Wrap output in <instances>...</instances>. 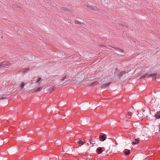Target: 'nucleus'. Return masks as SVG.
Listing matches in <instances>:
<instances>
[{"label":"nucleus","instance_id":"nucleus-1","mask_svg":"<svg viewBox=\"0 0 160 160\" xmlns=\"http://www.w3.org/2000/svg\"><path fill=\"white\" fill-rule=\"evenodd\" d=\"M11 63L9 62L6 61L2 62L0 63V68L2 67H5L10 65Z\"/></svg>","mask_w":160,"mask_h":160},{"label":"nucleus","instance_id":"nucleus-2","mask_svg":"<svg viewBox=\"0 0 160 160\" xmlns=\"http://www.w3.org/2000/svg\"><path fill=\"white\" fill-rule=\"evenodd\" d=\"M157 75V74L155 73L149 75L147 73H146L145 75H144L142 76H141V78H140V79L142 78H144L145 77H147L148 78L149 77H152V78H154V77L156 76Z\"/></svg>","mask_w":160,"mask_h":160},{"label":"nucleus","instance_id":"nucleus-3","mask_svg":"<svg viewBox=\"0 0 160 160\" xmlns=\"http://www.w3.org/2000/svg\"><path fill=\"white\" fill-rule=\"evenodd\" d=\"M106 137L105 134L103 133H101L99 137V140L101 141H104L106 139Z\"/></svg>","mask_w":160,"mask_h":160},{"label":"nucleus","instance_id":"nucleus-4","mask_svg":"<svg viewBox=\"0 0 160 160\" xmlns=\"http://www.w3.org/2000/svg\"><path fill=\"white\" fill-rule=\"evenodd\" d=\"M30 70V68H26L24 69H23L20 71V72H21L22 74H24L28 71H29Z\"/></svg>","mask_w":160,"mask_h":160},{"label":"nucleus","instance_id":"nucleus-5","mask_svg":"<svg viewBox=\"0 0 160 160\" xmlns=\"http://www.w3.org/2000/svg\"><path fill=\"white\" fill-rule=\"evenodd\" d=\"M75 23L76 24H80L82 26H84L85 25V24L82 22H80V21H78L77 20H75Z\"/></svg>","mask_w":160,"mask_h":160},{"label":"nucleus","instance_id":"nucleus-6","mask_svg":"<svg viewBox=\"0 0 160 160\" xmlns=\"http://www.w3.org/2000/svg\"><path fill=\"white\" fill-rule=\"evenodd\" d=\"M132 114L131 112H128L127 115L126 116V118L127 120L129 119L131 117Z\"/></svg>","mask_w":160,"mask_h":160},{"label":"nucleus","instance_id":"nucleus-7","mask_svg":"<svg viewBox=\"0 0 160 160\" xmlns=\"http://www.w3.org/2000/svg\"><path fill=\"white\" fill-rule=\"evenodd\" d=\"M97 153L99 154L101 153L103 151V150L102 149V148L101 147L98 148H97Z\"/></svg>","mask_w":160,"mask_h":160},{"label":"nucleus","instance_id":"nucleus-8","mask_svg":"<svg viewBox=\"0 0 160 160\" xmlns=\"http://www.w3.org/2000/svg\"><path fill=\"white\" fill-rule=\"evenodd\" d=\"M111 83L108 82L106 83L105 84L103 85L102 87H101L102 88H105L106 87L108 86H109Z\"/></svg>","mask_w":160,"mask_h":160},{"label":"nucleus","instance_id":"nucleus-9","mask_svg":"<svg viewBox=\"0 0 160 160\" xmlns=\"http://www.w3.org/2000/svg\"><path fill=\"white\" fill-rule=\"evenodd\" d=\"M155 117L156 119L160 118V114L157 112L155 115Z\"/></svg>","mask_w":160,"mask_h":160},{"label":"nucleus","instance_id":"nucleus-10","mask_svg":"<svg viewBox=\"0 0 160 160\" xmlns=\"http://www.w3.org/2000/svg\"><path fill=\"white\" fill-rule=\"evenodd\" d=\"M139 140L138 139H136L135 140L132 142V144H136L139 142Z\"/></svg>","mask_w":160,"mask_h":160},{"label":"nucleus","instance_id":"nucleus-11","mask_svg":"<svg viewBox=\"0 0 160 160\" xmlns=\"http://www.w3.org/2000/svg\"><path fill=\"white\" fill-rule=\"evenodd\" d=\"M98 83H99L98 81H95V82L91 83L90 86L93 87L98 84Z\"/></svg>","mask_w":160,"mask_h":160},{"label":"nucleus","instance_id":"nucleus-12","mask_svg":"<svg viewBox=\"0 0 160 160\" xmlns=\"http://www.w3.org/2000/svg\"><path fill=\"white\" fill-rule=\"evenodd\" d=\"M130 152V151L129 150H126L124 151V153L126 155H128Z\"/></svg>","mask_w":160,"mask_h":160},{"label":"nucleus","instance_id":"nucleus-13","mask_svg":"<svg viewBox=\"0 0 160 160\" xmlns=\"http://www.w3.org/2000/svg\"><path fill=\"white\" fill-rule=\"evenodd\" d=\"M62 10L65 11H69V9L66 7H62L61 8Z\"/></svg>","mask_w":160,"mask_h":160},{"label":"nucleus","instance_id":"nucleus-14","mask_svg":"<svg viewBox=\"0 0 160 160\" xmlns=\"http://www.w3.org/2000/svg\"><path fill=\"white\" fill-rule=\"evenodd\" d=\"M42 88V87H40L39 88H38L37 90H35V92H38V91H41Z\"/></svg>","mask_w":160,"mask_h":160},{"label":"nucleus","instance_id":"nucleus-15","mask_svg":"<svg viewBox=\"0 0 160 160\" xmlns=\"http://www.w3.org/2000/svg\"><path fill=\"white\" fill-rule=\"evenodd\" d=\"M25 85L24 83L23 82H22L20 87L22 88H24V87Z\"/></svg>","mask_w":160,"mask_h":160},{"label":"nucleus","instance_id":"nucleus-16","mask_svg":"<svg viewBox=\"0 0 160 160\" xmlns=\"http://www.w3.org/2000/svg\"><path fill=\"white\" fill-rule=\"evenodd\" d=\"M78 143L79 144H81L82 145L84 144L82 140H79L78 142Z\"/></svg>","mask_w":160,"mask_h":160},{"label":"nucleus","instance_id":"nucleus-17","mask_svg":"<svg viewBox=\"0 0 160 160\" xmlns=\"http://www.w3.org/2000/svg\"><path fill=\"white\" fill-rule=\"evenodd\" d=\"M91 9L94 10H97V8L95 7H92L91 8H90Z\"/></svg>","mask_w":160,"mask_h":160},{"label":"nucleus","instance_id":"nucleus-18","mask_svg":"<svg viewBox=\"0 0 160 160\" xmlns=\"http://www.w3.org/2000/svg\"><path fill=\"white\" fill-rule=\"evenodd\" d=\"M55 87L54 86H53L52 87V88L51 90H50V89L49 90V91L50 92H52L55 89Z\"/></svg>","mask_w":160,"mask_h":160},{"label":"nucleus","instance_id":"nucleus-19","mask_svg":"<svg viewBox=\"0 0 160 160\" xmlns=\"http://www.w3.org/2000/svg\"><path fill=\"white\" fill-rule=\"evenodd\" d=\"M41 80V78L39 77V78H38V80L37 81V83H38V82H39V81H40Z\"/></svg>","mask_w":160,"mask_h":160},{"label":"nucleus","instance_id":"nucleus-20","mask_svg":"<svg viewBox=\"0 0 160 160\" xmlns=\"http://www.w3.org/2000/svg\"><path fill=\"white\" fill-rule=\"evenodd\" d=\"M160 78V75H158V78Z\"/></svg>","mask_w":160,"mask_h":160},{"label":"nucleus","instance_id":"nucleus-21","mask_svg":"<svg viewBox=\"0 0 160 160\" xmlns=\"http://www.w3.org/2000/svg\"><path fill=\"white\" fill-rule=\"evenodd\" d=\"M120 51H121V52H123V50H121V49H120Z\"/></svg>","mask_w":160,"mask_h":160},{"label":"nucleus","instance_id":"nucleus-22","mask_svg":"<svg viewBox=\"0 0 160 160\" xmlns=\"http://www.w3.org/2000/svg\"><path fill=\"white\" fill-rule=\"evenodd\" d=\"M65 78V77L63 78L62 79V80H63Z\"/></svg>","mask_w":160,"mask_h":160},{"label":"nucleus","instance_id":"nucleus-23","mask_svg":"<svg viewBox=\"0 0 160 160\" xmlns=\"http://www.w3.org/2000/svg\"><path fill=\"white\" fill-rule=\"evenodd\" d=\"M157 77H155V78H154V79H156L157 78Z\"/></svg>","mask_w":160,"mask_h":160}]
</instances>
